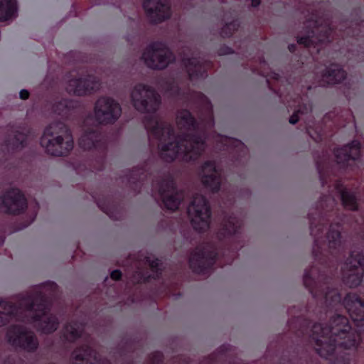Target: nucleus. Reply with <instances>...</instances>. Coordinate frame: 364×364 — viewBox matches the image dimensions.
<instances>
[{"instance_id":"1","label":"nucleus","mask_w":364,"mask_h":364,"mask_svg":"<svg viewBox=\"0 0 364 364\" xmlns=\"http://www.w3.org/2000/svg\"><path fill=\"white\" fill-rule=\"evenodd\" d=\"M355 16L350 21H341L335 25L332 14L329 11L312 10L304 22L302 31L296 36L299 45L307 48L312 58L323 63V68L319 72L316 70L301 75L304 71L299 65L287 77H283L277 73H272L271 77L275 80L277 87H272L269 80L268 86L279 97L282 103L288 109L293 110L289 117V123L295 124L299 119L304 121L308 134L316 141H321L324 131L322 127L314 129V122L311 117L312 105L309 91L317 86L326 87L341 83L346 79V72L342 65L334 63L319 60L318 55L325 54L333 47L336 56L343 55L346 63L364 60V55L360 53L362 49L360 38L364 37V18L361 16L359 8L353 12Z\"/></svg>"},{"instance_id":"2","label":"nucleus","mask_w":364,"mask_h":364,"mask_svg":"<svg viewBox=\"0 0 364 364\" xmlns=\"http://www.w3.org/2000/svg\"><path fill=\"white\" fill-rule=\"evenodd\" d=\"M131 100L137 111L151 114L144 117L143 123L148 134L160 141L162 160L171 163L178 158L186 163H194L205 152L207 132L199 129L198 122L189 110L178 112L177 125L186 132L176 136L173 126L154 114L161 105V97L152 87L142 83L136 85Z\"/></svg>"},{"instance_id":"3","label":"nucleus","mask_w":364,"mask_h":364,"mask_svg":"<svg viewBox=\"0 0 364 364\" xmlns=\"http://www.w3.org/2000/svg\"><path fill=\"white\" fill-rule=\"evenodd\" d=\"M56 288L55 282H48L22 296L17 303L0 299V326L16 318L36 323L38 330L45 334L55 331L59 326V320L49 311Z\"/></svg>"},{"instance_id":"4","label":"nucleus","mask_w":364,"mask_h":364,"mask_svg":"<svg viewBox=\"0 0 364 364\" xmlns=\"http://www.w3.org/2000/svg\"><path fill=\"white\" fill-rule=\"evenodd\" d=\"M122 114L120 105L109 97H100L94 106L95 121L88 116L83 122L82 133L79 139V146L84 150H94L99 154L97 171L105 168V160L107 151V144L101 132L102 124L115 123Z\"/></svg>"},{"instance_id":"5","label":"nucleus","mask_w":364,"mask_h":364,"mask_svg":"<svg viewBox=\"0 0 364 364\" xmlns=\"http://www.w3.org/2000/svg\"><path fill=\"white\" fill-rule=\"evenodd\" d=\"M40 144L48 154L55 156L67 155L73 148L71 132L62 121L53 122L46 127Z\"/></svg>"},{"instance_id":"6","label":"nucleus","mask_w":364,"mask_h":364,"mask_svg":"<svg viewBox=\"0 0 364 364\" xmlns=\"http://www.w3.org/2000/svg\"><path fill=\"white\" fill-rule=\"evenodd\" d=\"M151 186L167 210H177L185 198V191L178 190L174 176L169 171L163 177L152 180Z\"/></svg>"},{"instance_id":"7","label":"nucleus","mask_w":364,"mask_h":364,"mask_svg":"<svg viewBox=\"0 0 364 364\" xmlns=\"http://www.w3.org/2000/svg\"><path fill=\"white\" fill-rule=\"evenodd\" d=\"M218 256V250L214 243L203 242L191 252L189 267L196 274H207L213 270Z\"/></svg>"},{"instance_id":"8","label":"nucleus","mask_w":364,"mask_h":364,"mask_svg":"<svg viewBox=\"0 0 364 364\" xmlns=\"http://www.w3.org/2000/svg\"><path fill=\"white\" fill-rule=\"evenodd\" d=\"M188 214L195 230L198 232H205L209 229L211 209L205 196L200 193L194 194L188 208Z\"/></svg>"},{"instance_id":"9","label":"nucleus","mask_w":364,"mask_h":364,"mask_svg":"<svg viewBox=\"0 0 364 364\" xmlns=\"http://www.w3.org/2000/svg\"><path fill=\"white\" fill-rule=\"evenodd\" d=\"M142 57L146 65L154 70H163L175 60L173 53L166 43L161 41L150 43Z\"/></svg>"},{"instance_id":"10","label":"nucleus","mask_w":364,"mask_h":364,"mask_svg":"<svg viewBox=\"0 0 364 364\" xmlns=\"http://www.w3.org/2000/svg\"><path fill=\"white\" fill-rule=\"evenodd\" d=\"M6 337L11 346L27 353H34L39 347L37 336L23 325H11L7 329Z\"/></svg>"},{"instance_id":"11","label":"nucleus","mask_w":364,"mask_h":364,"mask_svg":"<svg viewBox=\"0 0 364 364\" xmlns=\"http://www.w3.org/2000/svg\"><path fill=\"white\" fill-rule=\"evenodd\" d=\"M27 200L18 188H11L0 198V211L8 215H20L27 208Z\"/></svg>"},{"instance_id":"12","label":"nucleus","mask_w":364,"mask_h":364,"mask_svg":"<svg viewBox=\"0 0 364 364\" xmlns=\"http://www.w3.org/2000/svg\"><path fill=\"white\" fill-rule=\"evenodd\" d=\"M143 9L151 23H161L171 17V11L168 0H144Z\"/></svg>"},{"instance_id":"13","label":"nucleus","mask_w":364,"mask_h":364,"mask_svg":"<svg viewBox=\"0 0 364 364\" xmlns=\"http://www.w3.org/2000/svg\"><path fill=\"white\" fill-rule=\"evenodd\" d=\"M201 183L213 193L220 190L222 178L220 171L217 168L214 160H207L200 166Z\"/></svg>"},{"instance_id":"14","label":"nucleus","mask_w":364,"mask_h":364,"mask_svg":"<svg viewBox=\"0 0 364 364\" xmlns=\"http://www.w3.org/2000/svg\"><path fill=\"white\" fill-rule=\"evenodd\" d=\"M182 63L186 70L188 81L205 78L213 64L210 60L194 55L191 57L184 55L182 58Z\"/></svg>"},{"instance_id":"15","label":"nucleus","mask_w":364,"mask_h":364,"mask_svg":"<svg viewBox=\"0 0 364 364\" xmlns=\"http://www.w3.org/2000/svg\"><path fill=\"white\" fill-rule=\"evenodd\" d=\"M149 173L145 167H134L127 170L122 176V183L133 194L140 193L145 181L148 180Z\"/></svg>"},{"instance_id":"16","label":"nucleus","mask_w":364,"mask_h":364,"mask_svg":"<svg viewBox=\"0 0 364 364\" xmlns=\"http://www.w3.org/2000/svg\"><path fill=\"white\" fill-rule=\"evenodd\" d=\"M100 80L94 75L85 78L73 79L69 81L67 91L77 96L91 94L100 89Z\"/></svg>"},{"instance_id":"17","label":"nucleus","mask_w":364,"mask_h":364,"mask_svg":"<svg viewBox=\"0 0 364 364\" xmlns=\"http://www.w3.org/2000/svg\"><path fill=\"white\" fill-rule=\"evenodd\" d=\"M242 226V220L235 214L225 215L217 232V237L220 241L230 239L240 232Z\"/></svg>"},{"instance_id":"18","label":"nucleus","mask_w":364,"mask_h":364,"mask_svg":"<svg viewBox=\"0 0 364 364\" xmlns=\"http://www.w3.org/2000/svg\"><path fill=\"white\" fill-rule=\"evenodd\" d=\"M70 364H100L97 352L89 344H82L73 350Z\"/></svg>"},{"instance_id":"19","label":"nucleus","mask_w":364,"mask_h":364,"mask_svg":"<svg viewBox=\"0 0 364 364\" xmlns=\"http://www.w3.org/2000/svg\"><path fill=\"white\" fill-rule=\"evenodd\" d=\"M98 208L113 220L118 219L119 205L112 196H92Z\"/></svg>"},{"instance_id":"20","label":"nucleus","mask_w":364,"mask_h":364,"mask_svg":"<svg viewBox=\"0 0 364 364\" xmlns=\"http://www.w3.org/2000/svg\"><path fill=\"white\" fill-rule=\"evenodd\" d=\"M28 135L20 130H15L9 134L5 143L12 151H20L27 145Z\"/></svg>"},{"instance_id":"21","label":"nucleus","mask_w":364,"mask_h":364,"mask_svg":"<svg viewBox=\"0 0 364 364\" xmlns=\"http://www.w3.org/2000/svg\"><path fill=\"white\" fill-rule=\"evenodd\" d=\"M146 262L149 263L150 269L153 274H144L141 272L139 273L140 276L139 282L140 283H148L151 280H159L162 277V269H161V262L158 258H155L151 259L150 258H147Z\"/></svg>"},{"instance_id":"22","label":"nucleus","mask_w":364,"mask_h":364,"mask_svg":"<svg viewBox=\"0 0 364 364\" xmlns=\"http://www.w3.org/2000/svg\"><path fill=\"white\" fill-rule=\"evenodd\" d=\"M76 107V102L69 99H62L53 105V112L64 119H68Z\"/></svg>"},{"instance_id":"23","label":"nucleus","mask_w":364,"mask_h":364,"mask_svg":"<svg viewBox=\"0 0 364 364\" xmlns=\"http://www.w3.org/2000/svg\"><path fill=\"white\" fill-rule=\"evenodd\" d=\"M82 326L76 321H70L66 323L63 329V336L68 342H75L80 338L82 332Z\"/></svg>"},{"instance_id":"24","label":"nucleus","mask_w":364,"mask_h":364,"mask_svg":"<svg viewBox=\"0 0 364 364\" xmlns=\"http://www.w3.org/2000/svg\"><path fill=\"white\" fill-rule=\"evenodd\" d=\"M229 355L228 348L222 346L207 358V363L208 364H235L234 361L228 360Z\"/></svg>"},{"instance_id":"25","label":"nucleus","mask_w":364,"mask_h":364,"mask_svg":"<svg viewBox=\"0 0 364 364\" xmlns=\"http://www.w3.org/2000/svg\"><path fill=\"white\" fill-rule=\"evenodd\" d=\"M17 11L16 0H0V21L13 18Z\"/></svg>"},{"instance_id":"26","label":"nucleus","mask_w":364,"mask_h":364,"mask_svg":"<svg viewBox=\"0 0 364 364\" xmlns=\"http://www.w3.org/2000/svg\"><path fill=\"white\" fill-rule=\"evenodd\" d=\"M166 90L175 99L187 98L188 90H182L176 79L167 82Z\"/></svg>"},{"instance_id":"27","label":"nucleus","mask_w":364,"mask_h":364,"mask_svg":"<svg viewBox=\"0 0 364 364\" xmlns=\"http://www.w3.org/2000/svg\"><path fill=\"white\" fill-rule=\"evenodd\" d=\"M240 28V21L237 19L226 23L220 31V36L222 38H230L233 33L237 31Z\"/></svg>"},{"instance_id":"28","label":"nucleus","mask_w":364,"mask_h":364,"mask_svg":"<svg viewBox=\"0 0 364 364\" xmlns=\"http://www.w3.org/2000/svg\"><path fill=\"white\" fill-rule=\"evenodd\" d=\"M220 139L224 151H229L232 149V148L240 150V148L243 146L242 142L240 140L228 138L226 136H220Z\"/></svg>"},{"instance_id":"29","label":"nucleus","mask_w":364,"mask_h":364,"mask_svg":"<svg viewBox=\"0 0 364 364\" xmlns=\"http://www.w3.org/2000/svg\"><path fill=\"white\" fill-rule=\"evenodd\" d=\"M343 94L348 100H350L353 96L357 94L355 85L350 82L346 83L343 88Z\"/></svg>"},{"instance_id":"30","label":"nucleus","mask_w":364,"mask_h":364,"mask_svg":"<svg viewBox=\"0 0 364 364\" xmlns=\"http://www.w3.org/2000/svg\"><path fill=\"white\" fill-rule=\"evenodd\" d=\"M164 360V354L160 351H155L150 354L149 364H163Z\"/></svg>"},{"instance_id":"31","label":"nucleus","mask_w":364,"mask_h":364,"mask_svg":"<svg viewBox=\"0 0 364 364\" xmlns=\"http://www.w3.org/2000/svg\"><path fill=\"white\" fill-rule=\"evenodd\" d=\"M336 114L334 112H328L326 114L323 118V122L326 124V127H328L327 123L331 122L332 124H336V119H335Z\"/></svg>"},{"instance_id":"32","label":"nucleus","mask_w":364,"mask_h":364,"mask_svg":"<svg viewBox=\"0 0 364 364\" xmlns=\"http://www.w3.org/2000/svg\"><path fill=\"white\" fill-rule=\"evenodd\" d=\"M233 49L226 45L220 46L218 50V55H225L233 53Z\"/></svg>"},{"instance_id":"33","label":"nucleus","mask_w":364,"mask_h":364,"mask_svg":"<svg viewBox=\"0 0 364 364\" xmlns=\"http://www.w3.org/2000/svg\"><path fill=\"white\" fill-rule=\"evenodd\" d=\"M122 276V272L119 269H114L110 274V277L112 280L119 281Z\"/></svg>"},{"instance_id":"34","label":"nucleus","mask_w":364,"mask_h":364,"mask_svg":"<svg viewBox=\"0 0 364 364\" xmlns=\"http://www.w3.org/2000/svg\"><path fill=\"white\" fill-rule=\"evenodd\" d=\"M206 112H207V117H208V119L213 124L214 122V119H213L212 107H211V105L210 103H208L207 105Z\"/></svg>"},{"instance_id":"35","label":"nucleus","mask_w":364,"mask_h":364,"mask_svg":"<svg viewBox=\"0 0 364 364\" xmlns=\"http://www.w3.org/2000/svg\"><path fill=\"white\" fill-rule=\"evenodd\" d=\"M29 92L27 90L23 89L19 92V97L21 100H27L29 97Z\"/></svg>"},{"instance_id":"36","label":"nucleus","mask_w":364,"mask_h":364,"mask_svg":"<svg viewBox=\"0 0 364 364\" xmlns=\"http://www.w3.org/2000/svg\"><path fill=\"white\" fill-rule=\"evenodd\" d=\"M288 49L291 52V53H295L296 52V45L294 44V43H292V44H289L288 46Z\"/></svg>"},{"instance_id":"37","label":"nucleus","mask_w":364,"mask_h":364,"mask_svg":"<svg viewBox=\"0 0 364 364\" xmlns=\"http://www.w3.org/2000/svg\"><path fill=\"white\" fill-rule=\"evenodd\" d=\"M260 4V0H252V8L257 7Z\"/></svg>"},{"instance_id":"38","label":"nucleus","mask_w":364,"mask_h":364,"mask_svg":"<svg viewBox=\"0 0 364 364\" xmlns=\"http://www.w3.org/2000/svg\"><path fill=\"white\" fill-rule=\"evenodd\" d=\"M4 242V237H0V246L2 245Z\"/></svg>"},{"instance_id":"39","label":"nucleus","mask_w":364,"mask_h":364,"mask_svg":"<svg viewBox=\"0 0 364 364\" xmlns=\"http://www.w3.org/2000/svg\"><path fill=\"white\" fill-rule=\"evenodd\" d=\"M10 363V358H8L5 360V364H9Z\"/></svg>"},{"instance_id":"40","label":"nucleus","mask_w":364,"mask_h":364,"mask_svg":"<svg viewBox=\"0 0 364 364\" xmlns=\"http://www.w3.org/2000/svg\"><path fill=\"white\" fill-rule=\"evenodd\" d=\"M36 213L34 215V217L33 218V219H32L31 222H33V221L34 220V219H35V218H36Z\"/></svg>"},{"instance_id":"41","label":"nucleus","mask_w":364,"mask_h":364,"mask_svg":"<svg viewBox=\"0 0 364 364\" xmlns=\"http://www.w3.org/2000/svg\"><path fill=\"white\" fill-rule=\"evenodd\" d=\"M49 364H54V363H49Z\"/></svg>"},{"instance_id":"42","label":"nucleus","mask_w":364,"mask_h":364,"mask_svg":"<svg viewBox=\"0 0 364 364\" xmlns=\"http://www.w3.org/2000/svg\"><path fill=\"white\" fill-rule=\"evenodd\" d=\"M252 364H253V363H252Z\"/></svg>"}]
</instances>
